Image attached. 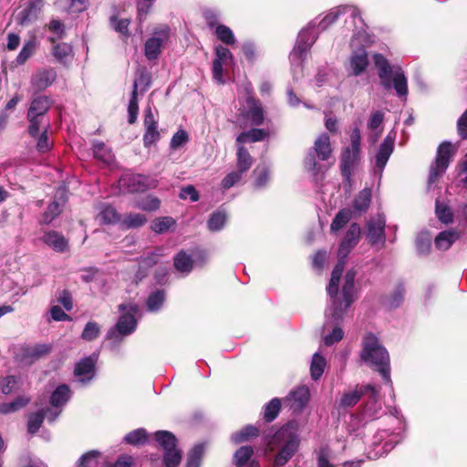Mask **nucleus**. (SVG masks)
<instances>
[{"label":"nucleus","instance_id":"obj_1","mask_svg":"<svg viewBox=\"0 0 467 467\" xmlns=\"http://www.w3.org/2000/svg\"><path fill=\"white\" fill-rule=\"evenodd\" d=\"M379 397V388L371 384L357 386L352 390V405L360 400H363V405L354 419L358 427L357 429L352 428V449L364 451L368 459L383 456L400 441L397 432H390L388 430L379 431L369 441L368 446L363 440L365 435L360 428L380 418L385 413L382 400Z\"/></svg>","mask_w":467,"mask_h":467},{"label":"nucleus","instance_id":"obj_2","mask_svg":"<svg viewBox=\"0 0 467 467\" xmlns=\"http://www.w3.org/2000/svg\"><path fill=\"white\" fill-rule=\"evenodd\" d=\"M360 358L373 370L377 371L383 382L392 389L389 355L375 335L368 333L363 337Z\"/></svg>","mask_w":467,"mask_h":467},{"label":"nucleus","instance_id":"obj_3","mask_svg":"<svg viewBox=\"0 0 467 467\" xmlns=\"http://www.w3.org/2000/svg\"><path fill=\"white\" fill-rule=\"evenodd\" d=\"M374 63L379 69L381 85L386 89L395 88L397 95L406 99L408 86L406 77L400 67L390 66L389 61L381 55H374Z\"/></svg>","mask_w":467,"mask_h":467},{"label":"nucleus","instance_id":"obj_4","mask_svg":"<svg viewBox=\"0 0 467 467\" xmlns=\"http://www.w3.org/2000/svg\"><path fill=\"white\" fill-rule=\"evenodd\" d=\"M352 23L357 27L358 32L352 37L353 42L357 41L360 43L363 47L358 48L352 55V75L361 74L368 65V54L364 49V46L369 45L373 42L371 36L367 32L368 26L365 25L363 19L360 16V12L352 6Z\"/></svg>","mask_w":467,"mask_h":467},{"label":"nucleus","instance_id":"obj_5","mask_svg":"<svg viewBox=\"0 0 467 467\" xmlns=\"http://www.w3.org/2000/svg\"><path fill=\"white\" fill-rule=\"evenodd\" d=\"M340 281L330 278L327 291L333 299L332 318L336 323L343 320L344 316L350 307V271L345 275V282L342 288V298L338 297V287Z\"/></svg>","mask_w":467,"mask_h":467},{"label":"nucleus","instance_id":"obj_6","mask_svg":"<svg viewBox=\"0 0 467 467\" xmlns=\"http://www.w3.org/2000/svg\"><path fill=\"white\" fill-rule=\"evenodd\" d=\"M296 420H290L277 430L271 437H266V450L273 452L276 448L290 445H299L300 441L296 433Z\"/></svg>","mask_w":467,"mask_h":467},{"label":"nucleus","instance_id":"obj_7","mask_svg":"<svg viewBox=\"0 0 467 467\" xmlns=\"http://www.w3.org/2000/svg\"><path fill=\"white\" fill-rule=\"evenodd\" d=\"M170 36L171 28L168 25L161 24L153 28L152 36L144 44V55L148 60L152 61L159 57Z\"/></svg>","mask_w":467,"mask_h":467},{"label":"nucleus","instance_id":"obj_8","mask_svg":"<svg viewBox=\"0 0 467 467\" xmlns=\"http://www.w3.org/2000/svg\"><path fill=\"white\" fill-rule=\"evenodd\" d=\"M51 349L49 344L20 345L14 349V359L21 366H31L39 358L49 355Z\"/></svg>","mask_w":467,"mask_h":467},{"label":"nucleus","instance_id":"obj_9","mask_svg":"<svg viewBox=\"0 0 467 467\" xmlns=\"http://www.w3.org/2000/svg\"><path fill=\"white\" fill-rule=\"evenodd\" d=\"M139 310L138 305H130V312H125L119 317L115 327L108 331L107 337L119 341L120 337L132 334L137 327L135 316L139 313Z\"/></svg>","mask_w":467,"mask_h":467},{"label":"nucleus","instance_id":"obj_10","mask_svg":"<svg viewBox=\"0 0 467 467\" xmlns=\"http://www.w3.org/2000/svg\"><path fill=\"white\" fill-rule=\"evenodd\" d=\"M393 149L394 140L392 138H390V136H387L380 143L374 160H371V187H373L376 183L379 185L384 168L393 152Z\"/></svg>","mask_w":467,"mask_h":467},{"label":"nucleus","instance_id":"obj_11","mask_svg":"<svg viewBox=\"0 0 467 467\" xmlns=\"http://www.w3.org/2000/svg\"><path fill=\"white\" fill-rule=\"evenodd\" d=\"M315 22L312 21L308 27L300 31L296 45L289 56L292 62L302 64L305 61L307 52L317 39V36L313 32Z\"/></svg>","mask_w":467,"mask_h":467},{"label":"nucleus","instance_id":"obj_12","mask_svg":"<svg viewBox=\"0 0 467 467\" xmlns=\"http://www.w3.org/2000/svg\"><path fill=\"white\" fill-rule=\"evenodd\" d=\"M452 155L453 150L451 143L444 141L439 146L436 159L431 165L430 169V175L428 179L429 187L435 183L446 171Z\"/></svg>","mask_w":467,"mask_h":467},{"label":"nucleus","instance_id":"obj_13","mask_svg":"<svg viewBox=\"0 0 467 467\" xmlns=\"http://www.w3.org/2000/svg\"><path fill=\"white\" fill-rule=\"evenodd\" d=\"M309 399V389L306 386H299L289 392L284 402L294 413H300L308 404Z\"/></svg>","mask_w":467,"mask_h":467},{"label":"nucleus","instance_id":"obj_14","mask_svg":"<svg viewBox=\"0 0 467 467\" xmlns=\"http://www.w3.org/2000/svg\"><path fill=\"white\" fill-rule=\"evenodd\" d=\"M385 218L377 214L371 218L367 225V237L371 244H383L385 242Z\"/></svg>","mask_w":467,"mask_h":467},{"label":"nucleus","instance_id":"obj_15","mask_svg":"<svg viewBox=\"0 0 467 467\" xmlns=\"http://www.w3.org/2000/svg\"><path fill=\"white\" fill-rule=\"evenodd\" d=\"M42 241L57 253H65L68 250V240L57 231L45 232Z\"/></svg>","mask_w":467,"mask_h":467},{"label":"nucleus","instance_id":"obj_16","mask_svg":"<svg viewBox=\"0 0 467 467\" xmlns=\"http://www.w3.org/2000/svg\"><path fill=\"white\" fill-rule=\"evenodd\" d=\"M249 109L244 113V117L251 120V125L257 127L261 126L265 121L264 109L261 102L254 98L247 99Z\"/></svg>","mask_w":467,"mask_h":467},{"label":"nucleus","instance_id":"obj_17","mask_svg":"<svg viewBox=\"0 0 467 467\" xmlns=\"http://www.w3.org/2000/svg\"><path fill=\"white\" fill-rule=\"evenodd\" d=\"M26 119L28 121L26 131L33 139H36L42 130L50 129V122L47 117L26 113Z\"/></svg>","mask_w":467,"mask_h":467},{"label":"nucleus","instance_id":"obj_18","mask_svg":"<svg viewBox=\"0 0 467 467\" xmlns=\"http://www.w3.org/2000/svg\"><path fill=\"white\" fill-rule=\"evenodd\" d=\"M269 137V131L264 129L253 128L249 130L241 132L236 137L238 146H244L246 143H254L265 140Z\"/></svg>","mask_w":467,"mask_h":467},{"label":"nucleus","instance_id":"obj_19","mask_svg":"<svg viewBox=\"0 0 467 467\" xmlns=\"http://www.w3.org/2000/svg\"><path fill=\"white\" fill-rule=\"evenodd\" d=\"M156 186V180L143 174H135L129 179L130 192H142L150 188H155Z\"/></svg>","mask_w":467,"mask_h":467},{"label":"nucleus","instance_id":"obj_20","mask_svg":"<svg viewBox=\"0 0 467 467\" xmlns=\"http://www.w3.org/2000/svg\"><path fill=\"white\" fill-rule=\"evenodd\" d=\"M148 219L145 214L139 213H125L119 222L121 230L137 229L144 226Z\"/></svg>","mask_w":467,"mask_h":467},{"label":"nucleus","instance_id":"obj_21","mask_svg":"<svg viewBox=\"0 0 467 467\" xmlns=\"http://www.w3.org/2000/svg\"><path fill=\"white\" fill-rule=\"evenodd\" d=\"M44 0H27L25 7L20 12L21 24L36 20L43 7Z\"/></svg>","mask_w":467,"mask_h":467},{"label":"nucleus","instance_id":"obj_22","mask_svg":"<svg viewBox=\"0 0 467 467\" xmlns=\"http://www.w3.org/2000/svg\"><path fill=\"white\" fill-rule=\"evenodd\" d=\"M51 105L52 101L49 97L44 95L36 96L32 99L27 113L47 117Z\"/></svg>","mask_w":467,"mask_h":467},{"label":"nucleus","instance_id":"obj_23","mask_svg":"<svg viewBox=\"0 0 467 467\" xmlns=\"http://www.w3.org/2000/svg\"><path fill=\"white\" fill-rule=\"evenodd\" d=\"M31 402V398L26 395H18L10 402L0 403V414L16 412L26 408Z\"/></svg>","mask_w":467,"mask_h":467},{"label":"nucleus","instance_id":"obj_24","mask_svg":"<svg viewBox=\"0 0 467 467\" xmlns=\"http://www.w3.org/2000/svg\"><path fill=\"white\" fill-rule=\"evenodd\" d=\"M299 445H290L282 448H276V454L273 459L272 467H283L295 455Z\"/></svg>","mask_w":467,"mask_h":467},{"label":"nucleus","instance_id":"obj_25","mask_svg":"<svg viewBox=\"0 0 467 467\" xmlns=\"http://www.w3.org/2000/svg\"><path fill=\"white\" fill-rule=\"evenodd\" d=\"M96 361L92 357H86L79 360L74 368L76 377L87 376V379H90L95 374Z\"/></svg>","mask_w":467,"mask_h":467},{"label":"nucleus","instance_id":"obj_26","mask_svg":"<svg viewBox=\"0 0 467 467\" xmlns=\"http://www.w3.org/2000/svg\"><path fill=\"white\" fill-rule=\"evenodd\" d=\"M348 6H337L330 10L316 26L318 32L327 30L333 23H335L342 15H346Z\"/></svg>","mask_w":467,"mask_h":467},{"label":"nucleus","instance_id":"obj_27","mask_svg":"<svg viewBox=\"0 0 467 467\" xmlns=\"http://www.w3.org/2000/svg\"><path fill=\"white\" fill-rule=\"evenodd\" d=\"M56 77L57 74L53 69L42 70L35 75L32 84L37 90H43L52 85Z\"/></svg>","mask_w":467,"mask_h":467},{"label":"nucleus","instance_id":"obj_28","mask_svg":"<svg viewBox=\"0 0 467 467\" xmlns=\"http://www.w3.org/2000/svg\"><path fill=\"white\" fill-rule=\"evenodd\" d=\"M22 385L21 377L7 375L0 379V391L7 396L17 392Z\"/></svg>","mask_w":467,"mask_h":467},{"label":"nucleus","instance_id":"obj_29","mask_svg":"<svg viewBox=\"0 0 467 467\" xmlns=\"http://www.w3.org/2000/svg\"><path fill=\"white\" fill-rule=\"evenodd\" d=\"M173 266L180 273L189 274L193 268V260L184 250H181L173 257Z\"/></svg>","mask_w":467,"mask_h":467},{"label":"nucleus","instance_id":"obj_30","mask_svg":"<svg viewBox=\"0 0 467 467\" xmlns=\"http://www.w3.org/2000/svg\"><path fill=\"white\" fill-rule=\"evenodd\" d=\"M371 201V188L365 187L356 196L353 203H352V216L356 213L365 212Z\"/></svg>","mask_w":467,"mask_h":467},{"label":"nucleus","instance_id":"obj_31","mask_svg":"<svg viewBox=\"0 0 467 467\" xmlns=\"http://www.w3.org/2000/svg\"><path fill=\"white\" fill-rule=\"evenodd\" d=\"M254 159L244 146H238L236 151V167L238 171L245 173L250 170Z\"/></svg>","mask_w":467,"mask_h":467},{"label":"nucleus","instance_id":"obj_32","mask_svg":"<svg viewBox=\"0 0 467 467\" xmlns=\"http://www.w3.org/2000/svg\"><path fill=\"white\" fill-rule=\"evenodd\" d=\"M314 150L321 161H327L331 153L330 140L327 134H321L315 141Z\"/></svg>","mask_w":467,"mask_h":467},{"label":"nucleus","instance_id":"obj_33","mask_svg":"<svg viewBox=\"0 0 467 467\" xmlns=\"http://www.w3.org/2000/svg\"><path fill=\"white\" fill-rule=\"evenodd\" d=\"M50 410L48 408L47 409H41L36 412H32L28 415L27 419V432L30 434H36L39 429L41 428L44 420L46 418L47 412H48Z\"/></svg>","mask_w":467,"mask_h":467},{"label":"nucleus","instance_id":"obj_34","mask_svg":"<svg viewBox=\"0 0 467 467\" xmlns=\"http://www.w3.org/2000/svg\"><path fill=\"white\" fill-rule=\"evenodd\" d=\"M458 238V232L454 230L443 231L437 235L434 244L438 250L445 251L448 250Z\"/></svg>","mask_w":467,"mask_h":467},{"label":"nucleus","instance_id":"obj_35","mask_svg":"<svg viewBox=\"0 0 467 467\" xmlns=\"http://www.w3.org/2000/svg\"><path fill=\"white\" fill-rule=\"evenodd\" d=\"M69 398V387L66 384H61L52 392L49 402L53 407H61L68 401Z\"/></svg>","mask_w":467,"mask_h":467},{"label":"nucleus","instance_id":"obj_36","mask_svg":"<svg viewBox=\"0 0 467 467\" xmlns=\"http://www.w3.org/2000/svg\"><path fill=\"white\" fill-rule=\"evenodd\" d=\"M254 454V448L250 445L241 446L233 456V462L236 467H244L250 462Z\"/></svg>","mask_w":467,"mask_h":467},{"label":"nucleus","instance_id":"obj_37","mask_svg":"<svg viewBox=\"0 0 467 467\" xmlns=\"http://www.w3.org/2000/svg\"><path fill=\"white\" fill-rule=\"evenodd\" d=\"M282 408V400L279 398H273L264 407L263 420L270 423L274 421L279 415Z\"/></svg>","mask_w":467,"mask_h":467},{"label":"nucleus","instance_id":"obj_38","mask_svg":"<svg viewBox=\"0 0 467 467\" xmlns=\"http://www.w3.org/2000/svg\"><path fill=\"white\" fill-rule=\"evenodd\" d=\"M63 212V205L57 200L51 202L43 213L40 220L41 224H49L57 218Z\"/></svg>","mask_w":467,"mask_h":467},{"label":"nucleus","instance_id":"obj_39","mask_svg":"<svg viewBox=\"0 0 467 467\" xmlns=\"http://www.w3.org/2000/svg\"><path fill=\"white\" fill-rule=\"evenodd\" d=\"M49 42L54 46L52 48V55L59 62L64 63L66 58L72 54V47L67 43H56L57 38L49 37Z\"/></svg>","mask_w":467,"mask_h":467},{"label":"nucleus","instance_id":"obj_40","mask_svg":"<svg viewBox=\"0 0 467 467\" xmlns=\"http://www.w3.org/2000/svg\"><path fill=\"white\" fill-rule=\"evenodd\" d=\"M98 217L101 223L115 224L119 223L121 215L118 213L112 205L106 204L101 207Z\"/></svg>","mask_w":467,"mask_h":467},{"label":"nucleus","instance_id":"obj_41","mask_svg":"<svg viewBox=\"0 0 467 467\" xmlns=\"http://www.w3.org/2000/svg\"><path fill=\"white\" fill-rule=\"evenodd\" d=\"M154 439L164 451L177 447V438L169 431H156L154 433Z\"/></svg>","mask_w":467,"mask_h":467},{"label":"nucleus","instance_id":"obj_42","mask_svg":"<svg viewBox=\"0 0 467 467\" xmlns=\"http://www.w3.org/2000/svg\"><path fill=\"white\" fill-rule=\"evenodd\" d=\"M166 299V292L163 289H157L150 293L146 301V306L150 312L159 311Z\"/></svg>","mask_w":467,"mask_h":467},{"label":"nucleus","instance_id":"obj_43","mask_svg":"<svg viewBox=\"0 0 467 467\" xmlns=\"http://www.w3.org/2000/svg\"><path fill=\"white\" fill-rule=\"evenodd\" d=\"M93 157L103 162L110 163L112 161V154L110 150L102 141H95L92 147Z\"/></svg>","mask_w":467,"mask_h":467},{"label":"nucleus","instance_id":"obj_44","mask_svg":"<svg viewBox=\"0 0 467 467\" xmlns=\"http://www.w3.org/2000/svg\"><path fill=\"white\" fill-rule=\"evenodd\" d=\"M327 365L326 358L319 353H315L310 365V374L313 380H318L324 373Z\"/></svg>","mask_w":467,"mask_h":467},{"label":"nucleus","instance_id":"obj_45","mask_svg":"<svg viewBox=\"0 0 467 467\" xmlns=\"http://www.w3.org/2000/svg\"><path fill=\"white\" fill-rule=\"evenodd\" d=\"M128 113L129 119L128 121L130 124H133L137 120L138 113H139V102H138V82L135 81L132 87V92L130 96V99L128 106Z\"/></svg>","mask_w":467,"mask_h":467},{"label":"nucleus","instance_id":"obj_46","mask_svg":"<svg viewBox=\"0 0 467 467\" xmlns=\"http://www.w3.org/2000/svg\"><path fill=\"white\" fill-rule=\"evenodd\" d=\"M350 222V209H341L335 216L330 225L332 233L342 230Z\"/></svg>","mask_w":467,"mask_h":467},{"label":"nucleus","instance_id":"obj_47","mask_svg":"<svg viewBox=\"0 0 467 467\" xmlns=\"http://www.w3.org/2000/svg\"><path fill=\"white\" fill-rule=\"evenodd\" d=\"M384 113L380 110H377L371 113L370 118L368 121V128L375 131V134L371 136V141L374 143L378 140V137L381 133V130H379L383 122Z\"/></svg>","mask_w":467,"mask_h":467},{"label":"nucleus","instance_id":"obj_48","mask_svg":"<svg viewBox=\"0 0 467 467\" xmlns=\"http://www.w3.org/2000/svg\"><path fill=\"white\" fill-rule=\"evenodd\" d=\"M226 220V213L223 210H217L211 214L207 222L208 229L212 232L219 231L224 226Z\"/></svg>","mask_w":467,"mask_h":467},{"label":"nucleus","instance_id":"obj_49","mask_svg":"<svg viewBox=\"0 0 467 467\" xmlns=\"http://www.w3.org/2000/svg\"><path fill=\"white\" fill-rule=\"evenodd\" d=\"M176 224L175 220L170 216L158 217L153 220L150 229L155 234H161L168 232V230Z\"/></svg>","mask_w":467,"mask_h":467},{"label":"nucleus","instance_id":"obj_50","mask_svg":"<svg viewBox=\"0 0 467 467\" xmlns=\"http://www.w3.org/2000/svg\"><path fill=\"white\" fill-rule=\"evenodd\" d=\"M36 49V41L35 38L29 39L25 42L22 49L16 58L17 65H24L28 58L35 53Z\"/></svg>","mask_w":467,"mask_h":467},{"label":"nucleus","instance_id":"obj_51","mask_svg":"<svg viewBox=\"0 0 467 467\" xmlns=\"http://www.w3.org/2000/svg\"><path fill=\"white\" fill-rule=\"evenodd\" d=\"M259 433L260 431L258 428L254 425H247L234 435V441L235 443L245 442L251 438L259 436Z\"/></svg>","mask_w":467,"mask_h":467},{"label":"nucleus","instance_id":"obj_52","mask_svg":"<svg viewBox=\"0 0 467 467\" xmlns=\"http://www.w3.org/2000/svg\"><path fill=\"white\" fill-rule=\"evenodd\" d=\"M203 454L204 446L202 444L195 445L188 454L185 467H201Z\"/></svg>","mask_w":467,"mask_h":467},{"label":"nucleus","instance_id":"obj_53","mask_svg":"<svg viewBox=\"0 0 467 467\" xmlns=\"http://www.w3.org/2000/svg\"><path fill=\"white\" fill-rule=\"evenodd\" d=\"M182 461V451L175 447L164 451L163 464L166 467H177Z\"/></svg>","mask_w":467,"mask_h":467},{"label":"nucleus","instance_id":"obj_54","mask_svg":"<svg viewBox=\"0 0 467 467\" xmlns=\"http://www.w3.org/2000/svg\"><path fill=\"white\" fill-rule=\"evenodd\" d=\"M111 27L122 36L129 37L130 36L129 26L130 20L128 18L119 19L117 16H111L109 18Z\"/></svg>","mask_w":467,"mask_h":467},{"label":"nucleus","instance_id":"obj_55","mask_svg":"<svg viewBox=\"0 0 467 467\" xmlns=\"http://www.w3.org/2000/svg\"><path fill=\"white\" fill-rule=\"evenodd\" d=\"M100 455V451L97 450L87 451L79 458L78 467H97Z\"/></svg>","mask_w":467,"mask_h":467},{"label":"nucleus","instance_id":"obj_56","mask_svg":"<svg viewBox=\"0 0 467 467\" xmlns=\"http://www.w3.org/2000/svg\"><path fill=\"white\" fill-rule=\"evenodd\" d=\"M100 335V327L97 322L89 321L86 324L81 338L85 341H93Z\"/></svg>","mask_w":467,"mask_h":467},{"label":"nucleus","instance_id":"obj_57","mask_svg":"<svg viewBox=\"0 0 467 467\" xmlns=\"http://www.w3.org/2000/svg\"><path fill=\"white\" fill-rule=\"evenodd\" d=\"M148 435L144 429H137L129 432L125 436V441L131 445L144 444L147 441Z\"/></svg>","mask_w":467,"mask_h":467},{"label":"nucleus","instance_id":"obj_58","mask_svg":"<svg viewBox=\"0 0 467 467\" xmlns=\"http://www.w3.org/2000/svg\"><path fill=\"white\" fill-rule=\"evenodd\" d=\"M48 130H42L39 132V135L36 137V139H34L36 141V149L40 153H47L52 148V142L48 137Z\"/></svg>","mask_w":467,"mask_h":467},{"label":"nucleus","instance_id":"obj_59","mask_svg":"<svg viewBox=\"0 0 467 467\" xmlns=\"http://www.w3.org/2000/svg\"><path fill=\"white\" fill-rule=\"evenodd\" d=\"M215 35L218 39L226 45H233L235 42L233 31L230 27L224 25H218L216 26Z\"/></svg>","mask_w":467,"mask_h":467},{"label":"nucleus","instance_id":"obj_60","mask_svg":"<svg viewBox=\"0 0 467 467\" xmlns=\"http://www.w3.org/2000/svg\"><path fill=\"white\" fill-rule=\"evenodd\" d=\"M254 174L255 176L254 186L256 188H262L266 185L270 171L266 166H258L254 170Z\"/></svg>","mask_w":467,"mask_h":467},{"label":"nucleus","instance_id":"obj_61","mask_svg":"<svg viewBox=\"0 0 467 467\" xmlns=\"http://www.w3.org/2000/svg\"><path fill=\"white\" fill-rule=\"evenodd\" d=\"M404 299V288L399 285L392 292V294L386 299V305L390 308H395L400 306Z\"/></svg>","mask_w":467,"mask_h":467},{"label":"nucleus","instance_id":"obj_62","mask_svg":"<svg viewBox=\"0 0 467 467\" xmlns=\"http://www.w3.org/2000/svg\"><path fill=\"white\" fill-rule=\"evenodd\" d=\"M160 138L161 134L157 130V125L145 128V133L143 135L144 147L150 148L151 145L155 144Z\"/></svg>","mask_w":467,"mask_h":467},{"label":"nucleus","instance_id":"obj_63","mask_svg":"<svg viewBox=\"0 0 467 467\" xmlns=\"http://www.w3.org/2000/svg\"><path fill=\"white\" fill-rule=\"evenodd\" d=\"M161 206V201L159 198L154 196H147L143 200H141L136 207L141 209L146 212H154L157 211Z\"/></svg>","mask_w":467,"mask_h":467},{"label":"nucleus","instance_id":"obj_64","mask_svg":"<svg viewBox=\"0 0 467 467\" xmlns=\"http://www.w3.org/2000/svg\"><path fill=\"white\" fill-rule=\"evenodd\" d=\"M431 236L428 232L420 233L416 239L417 250L420 254H426L431 249Z\"/></svg>","mask_w":467,"mask_h":467}]
</instances>
